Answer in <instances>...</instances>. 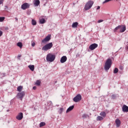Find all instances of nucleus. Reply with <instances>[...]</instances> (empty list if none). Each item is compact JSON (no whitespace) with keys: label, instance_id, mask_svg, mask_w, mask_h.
<instances>
[{"label":"nucleus","instance_id":"obj_32","mask_svg":"<svg viewBox=\"0 0 128 128\" xmlns=\"http://www.w3.org/2000/svg\"><path fill=\"white\" fill-rule=\"evenodd\" d=\"M111 98L112 100H114V98H116V95L113 94Z\"/></svg>","mask_w":128,"mask_h":128},{"label":"nucleus","instance_id":"obj_37","mask_svg":"<svg viewBox=\"0 0 128 128\" xmlns=\"http://www.w3.org/2000/svg\"><path fill=\"white\" fill-rule=\"evenodd\" d=\"M4 2V0H0V4H2Z\"/></svg>","mask_w":128,"mask_h":128},{"label":"nucleus","instance_id":"obj_34","mask_svg":"<svg viewBox=\"0 0 128 128\" xmlns=\"http://www.w3.org/2000/svg\"><path fill=\"white\" fill-rule=\"evenodd\" d=\"M30 12H31L30 10H28L27 12V14H28V15L30 14Z\"/></svg>","mask_w":128,"mask_h":128},{"label":"nucleus","instance_id":"obj_17","mask_svg":"<svg viewBox=\"0 0 128 128\" xmlns=\"http://www.w3.org/2000/svg\"><path fill=\"white\" fill-rule=\"evenodd\" d=\"M28 68H29L30 70L32 72H34V65H29Z\"/></svg>","mask_w":128,"mask_h":128},{"label":"nucleus","instance_id":"obj_12","mask_svg":"<svg viewBox=\"0 0 128 128\" xmlns=\"http://www.w3.org/2000/svg\"><path fill=\"white\" fill-rule=\"evenodd\" d=\"M122 110L124 112H128V106L124 104L122 107Z\"/></svg>","mask_w":128,"mask_h":128},{"label":"nucleus","instance_id":"obj_25","mask_svg":"<svg viewBox=\"0 0 128 128\" xmlns=\"http://www.w3.org/2000/svg\"><path fill=\"white\" fill-rule=\"evenodd\" d=\"M32 26H36V21L34 20H32Z\"/></svg>","mask_w":128,"mask_h":128},{"label":"nucleus","instance_id":"obj_6","mask_svg":"<svg viewBox=\"0 0 128 128\" xmlns=\"http://www.w3.org/2000/svg\"><path fill=\"white\" fill-rule=\"evenodd\" d=\"M50 35L46 36L44 40H42V44H46V42H50Z\"/></svg>","mask_w":128,"mask_h":128},{"label":"nucleus","instance_id":"obj_43","mask_svg":"<svg viewBox=\"0 0 128 128\" xmlns=\"http://www.w3.org/2000/svg\"><path fill=\"white\" fill-rule=\"evenodd\" d=\"M15 20H16V22H18V18H15Z\"/></svg>","mask_w":128,"mask_h":128},{"label":"nucleus","instance_id":"obj_42","mask_svg":"<svg viewBox=\"0 0 128 128\" xmlns=\"http://www.w3.org/2000/svg\"><path fill=\"white\" fill-rule=\"evenodd\" d=\"M33 90H36V86H34L33 87Z\"/></svg>","mask_w":128,"mask_h":128},{"label":"nucleus","instance_id":"obj_8","mask_svg":"<svg viewBox=\"0 0 128 128\" xmlns=\"http://www.w3.org/2000/svg\"><path fill=\"white\" fill-rule=\"evenodd\" d=\"M98 46V45L96 43H94L90 46L89 48L90 50H96Z\"/></svg>","mask_w":128,"mask_h":128},{"label":"nucleus","instance_id":"obj_40","mask_svg":"<svg viewBox=\"0 0 128 128\" xmlns=\"http://www.w3.org/2000/svg\"><path fill=\"white\" fill-rule=\"evenodd\" d=\"M100 6H98L96 10H100Z\"/></svg>","mask_w":128,"mask_h":128},{"label":"nucleus","instance_id":"obj_7","mask_svg":"<svg viewBox=\"0 0 128 128\" xmlns=\"http://www.w3.org/2000/svg\"><path fill=\"white\" fill-rule=\"evenodd\" d=\"M21 8L22 10H26V8H30V4L27 2L23 4L21 6Z\"/></svg>","mask_w":128,"mask_h":128},{"label":"nucleus","instance_id":"obj_36","mask_svg":"<svg viewBox=\"0 0 128 128\" xmlns=\"http://www.w3.org/2000/svg\"><path fill=\"white\" fill-rule=\"evenodd\" d=\"M36 46V43L34 42H33L32 44V46Z\"/></svg>","mask_w":128,"mask_h":128},{"label":"nucleus","instance_id":"obj_20","mask_svg":"<svg viewBox=\"0 0 128 128\" xmlns=\"http://www.w3.org/2000/svg\"><path fill=\"white\" fill-rule=\"evenodd\" d=\"M122 27V25H120L118 26L117 27H116L114 29V32H116L118 30H120V28Z\"/></svg>","mask_w":128,"mask_h":128},{"label":"nucleus","instance_id":"obj_39","mask_svg":"<svg viewBox=\"0 0 128 128\" xmlns=\"http://www.w3.org/2000/svg\"><path fill=\"white\" fill-rule=\"evenodd\" d=\"M8 6H6L4 10H8Z\"/></svg>","mask_w":128,"mask_h":128},{"label":"nucleus","instance_id":"obj_46","mask_svg":"<svg viewBox=\"0 0 128 128\" xmlns=\"http://www.w3.org/2000/svg\"><path fill=\"white\" fill-rule=\"evenodd\" d=\"M55 84H56V82H55Z\"/></svg>","mask_w":128,"mask_h":128},{"label":"nucleus","instance_id":"obj_13","mask_svg":"<svg viewBox=\"0 0 128 128\" xmlns=\"http://www.w3.org/2000/svg\"><path fill=\"white\" fill-rule=\"evenodd\" d=\"M115 122L116 128H120V120L119 119H116V120H115Z\"/></svg>","mask_w":128,"mask_h":128},{"label":"nucleus","instance_id":"obj_33","mask_svg":"<svg viewBox=\"0 0 128 128\" xmlns=\"http://www.w3.org/2000/svg\"><path fill=\"white\" fill-rule=\"evenodd\" d=\"M104 22V20H98V24H100V22Z\"/></svg>","mask_w":128,"mask_h":128},{"label":"nucleus","instance_id":"obj_22","mask_svg":"<svg viewBox=\"0 0 128 128\" xmlns=\"http://www.w3.org/2000/svg\"><path fill=\"white\" fill-rule=\"evenodd\" d=\"M102 120H104V118L102 116H98L96 118V120L98 121Z\"/></svg>","mask_w":128,"mask_h":128},{"label":"nucleus","instance_id":"obj_4","mask_svg":"<svg viewBox=\"0 0 128 128\" xmlns=\"http://www.w3.org/2000/svg\"><path fill=\"white\" fill-rule=\"evenodd\" d=\"M52 42L48 43L42 48V50L46 52L47 50H50L52 48Z\"/></svg>","mask_w":128,"mask_h":128},{"label":"nucleus","instance_id":"obj_27","mask_svg":"<svg viewBox=\"0 0 128 128\" xmlns=\"http://www.w3.org/2000/svg\"><path fill=\"white\" fill-rule=\"evenodd\" d=\"M36 86H40V81L39 80H37L36 82Z\"/></svg>","mask_w":128,"mask_h":128},{"label":"nucleus","instance_id":"obj_11","mask_svg":"<svg viewBox=\"0 0 128 128\" xmlns=\"http://www.w3.org/2000/svg\"><path fill=\"white\" fill-rule=\"evenodd\" d=\"M68 60V58H66V56H62L60 60V62L61 64H64V62H66Z\"/></svg>","mask_w":128,"mask_h":128},{"label":"nucleus","instance_id":"obj_5","mask_svg":"<svg viewBox=\"0 0 128 128\" xmlns=\"http://www.w3.org/2000/svg\"><path fill=\"white\" fill-rule=\"evenodd\" d=\"M74 102H80L82 100V95L80 94H78L74 98Z\"/></svg>","mask_w":128,"mask_h":128},{"label":"nucleus","instance_id":"obj_26","mask_svg":"<svg viewBox=\"0 0 128 128\" xmlns=\"http://www.w3.org/2000/svg\"><path fill=\"white\" fill-rule=\"evenodd\" d=\"M44 126H46V122H41L40 124V128Z\"/></svg>","mask_w":128,"mask_h":128},{"label":"nucleus","instance_id":"obj_18","mask_svg":"<svg viewBox=\"0 0 128 128\" xmlns=\"http://www.w3.org/2000/svg\"><path fill=\"white\" fill-rule=\"evenodd\" d=\"M78 22H74L72 24V28H78Z\"/></svg>","mask_w":128,"mask_h":128},{"label":"nucleus","instance_id":"obj_14","mask_svg":"<svg viewBox=\"0 0 128 128\" xmlns=\"http://www.w3.org/2000/svg\"><path fill=\"white\" fill-rule=\"evenodd\" d=\"M126 26H122V27L120 28V32H126Z\"/></svg>","mask_w":128,"mask_h":128},{"label":"nucleus","instance_id":"obj_35","mask_svg":"<svg viewBox=\"0 0 128 128\" xmlns=\"http://www.w3.org/2000/svg\"><path fill=\"white\" fill-rule=\"evenodd\" d=\"M120 70H124V66H120Z\"/></svg>","mask_w":128,"mask_h":128},{"label":"nucleus","instance_id":"obj_2","mask_svg":"<svg viewBox=\"0 0 128 128\" xmlns=\"http://www.w3.org/2000/svg\"><path fill=\"white\" fill-rule=\"evenodd\" d=\"M46 60L47 62H52L54 60H56V55L52 54H47L46 57Z\"/></svg>","mask_w":128,"mask_h":128},{"label":"nucleus","instance_id":"obj_1","mask_svg":"<svg viewBox=\"0 0 128 128\" xmlns=\"http://www.w3.org/2000/svg\"><path fill=\"white\" fill-rule=\"evenodd\" d=\"M112 64V60L110 58H108L105 62L104 68L106 70H108Z\"/></svg>","mask_w":128,"mask_h":128},{"label":"nucleus","instance_id":"obj_41","mask_svg":"<svg viewBox=\"0 0 128 128\" xmlns=\"http://www.w3.org/2000/svg\"><path fill=\"white\" fill-rule=\"evenodd\" d=\"M2 76H6V74L3 73L2 74Z\"/></svg>","mask_w":128,"mask_h":128},{"label":"nucleus","instance_id":"obj_29","mask_svg":"<svg viewBox=\"0 0 128 128\" xmlns=\"http://www.w3.org/2000/svg\"><path fill=\"white\" fill-rule=\"evenodd\" d=\"M114 74H118V68H115L114 70Z\"/></svg>","mask_w":128,"mask_h":128},{"label":"nucleus","instance_id":"obj_3","mask_svg":"<svg viewBox=\"0 0 128 128\" xmlns=\"http://www.w3.org/2000/svg\"><path fill=\"white\" fill-rule=\"evenodd\" d=\"M92 4H94V2L92 0H90L87 2L85 4L84 8L85 10H90L92 8Z\"/></svg>","mask_w":128,"mask_h":128},{"label":"nucleus","instance_id":"obj_19","mask_svg":"<svg viewBox=\"0 0 128 128\" xmlns=\"http://www.w3.org/2000/svg\"><path fill=\"white\" fill-rule=\"evenodd\" d=\"M100 116H101L102 118H106V114L104 112H102L100 113Z\"/></svg>","mask_w":128,"mask_h":128},{"label":"nucleus","instance_id":"obj_21","mask_svg":"<svg viewBox=\"0 0 128 128\" xmlns=\"http://www.w3.org/2000/svg\"><path fill=\"white\" fill-rule=\"evenodd\" d=\"M17 46H18L20 48H22V42H18L17 43Z\"/></svg>","mask_w":128,"mask_h":128},{"label":"nucleus","instance_id":"obj_24","mask_svg":"<svg viewBox=\"0 0 128 128\" xmlns=\"http://www.w3.org/2000/svg\"><path fill=\"white\" fill-rule=\"evenodd\" d=\"M17 90L18 92H21L22 90V86H18L17 88Z\"/></svg>","mask_w":128,"mask_h":128},{"label":"nucleus","instance_id":"obj_9","mask_svg":"<svg viewBox=\"0 0 128 128\" xmlns=\"http://www.w3.org/2000/svg\"><path fill=\"white\" fill-rule=\"evenodd\" d=\"M25 94L26 93L22 91L21 92H19L18 94V96L19 98H20L21 100H22V98L24 96Z\"/></svg>","mask_w":128,"mask_h":128},{"label":"nucleus","instance_id":"obj_45","mask_svg":"<svg viewBox=\"0 0 128 128\" xmlns=\"http://www.w3.org/2000/svg\"><path fill=\"white\" fill-rule=\"evenodd\" d=\"M127 48H128V46Z\"/></svg>","mask_w":128,"mask_h":128},{"label":"nucleus","instance_id":"obj_10","mask_svg":"<svg viewBox=\"0 0 128 128\" xmlns=\"http://www.w3.org/2000/svg\"><path fill=\"white\" fill-rule=\"evenodd\" d=\"M24 118V114L22 112L19 113L18 116H16V120H22Z\"/></svg>","mask_w":128,"mask_h":128},{"label":"nucleus","instance_id":"obj_23","mask_svg":"<svg viewBox=\"0 0 128 128\" xmlns=\"http://www.w3.org/2000/svg\"><path fill=\"white\" fill-rule=\"evenodd\" d=\"M40 24H44L46 22V20L44 18H42L40 20Z\"/></svg>","mask_w":128,"mask_h":128},{"label":"nucleus","instance_id":"obj_30","mask_svg":"<svg viewBox=\"0 0 128 128\" xmlns=\"http://www.w3.org/2000/svg\"><path fill=\"white\" fill-rule=\"evenodd\" d=\"M62 110H64V108H60L58 111L59 114H62Z\"/></svg>","mask_w":128,"mask_h":128},{"label":"nucleus","instance_id":"obj_15","mask_svg":"<svg viewBox=\"0 0 128 128\" xmlns=\"http://www.w3.org/2000/svg\"><path fill=\"white\" fill-rule=\"evenodd\" d=\"M74 106H70L66 110V113L68 114V112H72L74 110Z\"/></svg>","mask_w":128,"mask_h":128},{"label":"nucleus","instance_id":"obj_44","mask_svg":"<svg viewBox=\"0 0 128 128\" xmlns=\"http://www.w3.org/2000/svg\"><path fill=\"white\" fill-rule=\"evenodd\" d=\"M49 102H50V104H52V102H50V101Z\"/></svg>","mask_w":128,"mask_h":128},{"label":"nucleus","instance_id":"obj_31","mask_svg":"<svg viewBox=\"0 0 128 128\" xmlns=\"http://www.w3.org/2000/svg\"><path fill=\"white\" fill-rule=\"evenodd\" d=\"M4 17H0V22H4Z\"/></svg>","mask_w":128,"mask_h":128},{"label":"nucleus","instance_id":"obj_38","mask_svg":"<svg viewBox=\"0 0 128 128\" xmlns=\"http://www.w3.org/2000/svg\"><path fill=\"white\" fill-rule=\"evenodd\" d=\"M2 36V32L0 30V36Z\"/></svg>","mask_w":128,"mask_h":128},{"label":"nucleus","instance_id":"obj_28","mask_svg":"<svg viewBox=\"0 0 128 128\" xmlns=\"http://www.w3.org/2000/svg\"><path fill=\"white\" fill-rule=\"evenodd\" d=\"M82 118H89V116L87 114H84Z\"/></svg>","mask_w":128,"mask_h":128},{"label":"nucleus","instance_id":"obj_16","mask_svg":"<svg viewBox=\"0 0 128 128\" xmlns=\"http://www.w3.org/2000/svg\"><path fill=\"white\" fill-rule=\"evenodd\" d=\"M40 4V0H35L34 1V6H38Z\"/></svg>","mask_w":128,"mask_h":128}]
</instances>
